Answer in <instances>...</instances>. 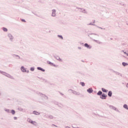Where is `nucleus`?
Here are the masks:
<instances>
[{"label":"nucleus","instance_id":"18","mask_svg":"<svg viewBox=\"0 0 128 128\" xmlns=\"http://www.w3.org/2000/svg\"><path fill=\"white\" fill-rule=\"evenodd\" d=\"M80 84L82 86H84L85 84H84V82H81Z\"/></svg>","mask_w":128,"mask_h":128},{"label":"nucleus","instance_id":"6","mask_svg":"<svg viewBox=\"0 0 128 128\" xmlns=\"http://www.w3.org/2000/svg\"><path fill=\"white\" fill-rule=\"evenodd\" d=\"M21 70L22 72H26V70L24 68V66L21 67Z\"/></svg>","mask_w":128,"mask_h":128},{"label":"nucleus","instance_id":"10","mask_svg":"<svg viewBox=\"0 0 128 128\" xmlns=\"http://www.w3.org/2000/svg\"><path fill=\"white\" fill-rule=\"evenodd\" d=\"M102 92H108V90L104 89V88H102Z\"/></svg>","mask_w":128,"mask_h":128},{"label":"nucleus","instance_id":"12","mask_svg":"<svg viewBox=\"0 0 128 128\" xmlns=\"http://www.w3.org/2000/svg\"><path fill=\"white\" fill-rule=\"evenodd\" d=\"M8 37L10 38V40H14V37H12L11 34H9Z\"/></svg>","mask_w":128,"mask_h":128},{"label":"nucleus","instance_id":"3","mask_svg":"<svg viewBox=\"0 0 128 128\" xmlns=\"http://www.w3.org/2000/svg\"><path fill=\"white\" fill-rule=\"evenodd\" d=\"M87 92H89V94H92L94 92V90H92V88H90L87 90Z\"/></svg>","mask_w":128,"mask_h":128},{"label":"nucleus","instance_id":"21","mask_svg":"<svg viewBox=\"0 0 128 128\" xmlns=\"http://www.w3.org/2000/svg\"><path fill=\"white\" fill-rule=\"evenodd\" d=\"M14 120H18V118L16 117H14Z\"/></svg>","mask_w":128,"mask_h":128},{"label":"nucleus","instance_id":"20","mask_svg":"<svg viewBox=\"0 0 128 128\" xmlns=\"http://www.w3.org/2000/svg\"><path fill=\"white\" fill-rule=\"evenodd\" d=\"M22 21L24 22H26V20H24V19H22Z\"/></svg>","mask_w":128,"mask_h":128},{"label":"nucleus","instance_id":"16","mask_svg":"<svg viewBox=\"0 0 128 128\" xmlns=\"http://www.w3.org/2000/svg\"><path fill=\"white\" fill-rule=\"evenodd\" d=\"M11 112L12 114H16V111H14V110H12Z\"/></svg>","mask_w":128,"mask_h":128},{"label":"nucleus","instance_id":"11","mask_svg":"<svg viewBox=\"0 0 128 128\" xmlns=\"http://www.w3.org/2000/svg\"><path fill=\"white\" fill-rule=\"evenodd\" d=\"M33 114H36V115L40 114V112H36V111H34V112H33Z\"/></svg>","mask_w":128,"mask_h":128},{"label":"nucleus","instance_id":"24","mask_svg":"<svg viewBox=\"0 0 128 128\" xmlns=\"http://www.w3.org/2000/svg\"><path fill=\"white\" fill-rule=\"evenodd\" d=\"M124 54H126V52H124Z\"/></svg>","mask_w":128,"mask_h":128},{"label":"nucleus","instance_id":"19","mask_svg":"<svg viewBox=\"0 0 128 128\" xmlns=\"http://www.w3.org/2000/svg\"><path fill=\"white\" fill-rule=\"evenodd\" d=\"M58 36V38H62V36Z\"/></svg>","mask_w":128,"mask_h":128},{"label":"nucleus","instance_id":"5","mask_svg":"<svg viewBox=\"0 0 128 128\" xmlns=\"http://www.w3.org/2000/svg\"><path fill=\"white\" fill-rule=\"evenodd\" d=\"M52 16H56V10H52Z\"/></svg>","mask_w":128,"mask_h":128},{"label":"nucleus","instance_id":"26","mask_svg":"<svg viewBox=\"0 0 128 128\" xmlns=\"http://www.w3.org/2000/svg\"><path fill=\"white\" fill-rule=\"evenodd\" d=\"M126 56H128V53H126Z\"/></svg>","mask_w":128,"mask_h":128},{"label":"nucleus","instance_id":"17","mask_svg":"<svg viewBox=\"0 0 128 128\" xmlns=\"http://www.w3.org/2000/svg\"><path fill=\"white\" fill-rule=\"evenodd\" d=\"M2 30L4 32H8V29L6 28H3Z\"/></svg>","mask_w":128,"mask_h":128},{"label":"nucleus","instance_id":"1","mask_svg":"<svg viewBox=\"0 0 128 128\" xmlns=\"http://www.w3.org/2000/svg\"><path fill=\"white\" fill-rule=\"evenodd\" d=\"M47 64H50V66H54L55 68H57L58 66L56 64H54V63L50 62V61H47Z\"/></svg>","mask_w":128,"mask_h":128},{"label":"nucleus","instance_id":"8","mask_svg":"<svg viewBox=\"0 0 128 128\" xmlns=\"http://www.w3.org/2000/svg\"><path fill=\"white\" fill-rule=\"evenodd\" d=\"M38 70H42V72H44V70L40 67H38Z\"/></svg>","mask_w":128,"mask_h":128},{"label":"nucleus","instance_id":"28","mask_svg":"<svg viewBox=\"0 0 128 128\" xmlns=\"http://www.w3.org/2000/svg\"><path fill=\"white\" fill-rule=\"evenodd\" d=\"M128 86V84H127V86Z\"/></svg>","mask_w":128,"mask_h":128},{"label":"nucleus","instance_id":"7","mask_svg":"<svg viewBox=\"0 0 128 128\" xmlns=\"http://www.w3.org/2000/svg\"><path fill=\"white\" fill-rule=\"evenodd\" d=\"M112 91H109L108 92V96H112Z\"/></svg>","mask_w":128,"mask_h":128},{"label":"nucleus","instance_id":"13","mask_svg":"<svg viewBox=\"0 0 128 128\" xmlns=\"http://www.w3.org/2000/svg\"><path fill=\"white\" fill-rule=\"evenodd\" d=\"M28 122H30L31 124H32V120H31L30 118L28 119Z\"/></svg>","mask_w":128,"mask_h":128},{"label":"nucleus","instance_id":"4","mask_svg":"<svg viewBox=\"0 0 128 128\" xmlns=\"http://www.w3.org/2000/svg\"><path fill=\"white\" fill-rule=\"evenodd\" d=\"M100 98L103 100H106V94H102Z\"/></svg>","mask_w":128,"mask_h":128},{"label":"nucleus","instance_id":"27","mask_svg":"<svg viewBox=\"0 0 128 128\" xmlns=\"http://www.w3.org/2000/svg\"><path fill=\"white\" fill-rule=\"evenodd\" d=\"M51 118H52V116H51Z\"/></svg>","mask_w":128,"mask_h":128},{"label":"nucleus","instance_id":"23","mask_svg":"<svg viewBox=\"0 0 128 128\" xmlns=\"http://www.w3.org/2000/svg\"><path fill=\"white\" fill-rule=\"evenodd\" d=\"M124 54H126V52H124Z\"/></svg>","mask_w":128,"mask_h":128},{"label":"nucleus","instance_id":"9","mask_svg":"<svg viewBox=\"0 0 128 128\" xmlns=\"http://www.w3.org/2000/svg\"><path fill=\"white\" fill-rule=\"evenodd\" d=\"M122 66H128V63L124 62H123L122 63Z\"/></svg>","mask_w":128,"mask_h":128},{"label":"nucleus","instance_id":"15","mask_svg":"<svg viewBox=\"0 0 128 128\" xmlns=\"http://www.w3.org/2000/svg\"><path fill=\"white\" fill-rule=\"evenodd\" d=\"M124 108H126V110H128V105H126V104H124Z\"/></svg>","mask_w":128,"mask_h":128},{"label":"nucleus","instance_id":"14","mask_svg":"<svg viewBox=\"0 0 128 128\" xmlns=\"http://www.w3.org/2000/svg\"><path fill=\"white\" fill-rule=\"evenodd\" d=\"M102 94V91H99L97 93V94L98 96H100V94Z\"/></svg>","mask_w":128,"mask_h":128},{"label":"nucleus","instance_id":"22","mask_svg":"<svg viewBox=\"0 0 128 128\" xmlns=\"http://www.w3.org/2000/svg\"><path fill=\"white\" fill-rule=\"evenodd\" d=\"M79 50H82V47H78Z\"/></svg>","mask_w":128,"mask_h":128},{"label":"nucleus","instance_id":"25","mask_svg":"<svg viewBox=\"0 0 128 128\" xmlns=\"http://www.w3.org/2000/svg\"><path fill=\"white\" fill-rule=\"evenodd\" d=\"M30 70H32V68H31Z\"/></svg>","mask_w":128,"mask_h":128},{"label":"nucleus","instance_id":"2","mask_svg":"<svg viewBox=\"0 0 128 128\" xmlns=\"http://www.w3.org/2000/svg\"><path fill=\"white\" fill-rule=\"evenodd\" d=\"M84 46H85L86 48H92V46L88 45V44H86V43L85 44H84Z\"/></svg>","mask_w":128,"mask_h":128}]
</instances>
